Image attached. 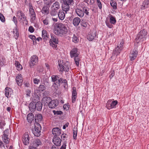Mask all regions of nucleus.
Wrapping results in <instances>:
<instances>
[{
	"instance_id": "nucleus-1",
	"label": "nucleus",
	"mask_w": 149,
	"mask_h": 149,
	"mask_svg": "<svg viewBox=\"0 0 149 149\" xmlns=\"http://www.w3.org/2000/svg\"><path fill=\"white\" fill-rule=\"evenodd\" d=\"M54 27V32L57 35L62 36L66 34L68 32L66 27L61 23H56Z\"/></svg>"
},
{
	"instance_id": "nucleus-2",
	"label": "nucleus",
	"mask_w": 149,
	"mask_h": 149,
	"mask_svg": "<svg viewBox=\"0 0 149 149\" xmlns=\"http://www.w3.org/2000/svg\"><path fill=\"white\" fill-rule=\"evenodd\" d=\"M89 9L84 6L82 3H80L75 9V11L77 15L80 17H83L84 13L87 15H89Z\"/></svg>"
},
{
	"instance_id": "nucleus-3",
	"label": "nucleus",
	"mask_w": 149,
	"mask_h": 149,
	"mask_svg": "<svg viewBox=\"0 0 149 149\" xmlns=\"http://www.w3.org/2000/svg\"><path fill=\"white\" fill-rule=\"evenodd\" d=\"M147 34V32L145 30L143 29L137 35L135 41L137 43L142 42L146 39L145 36Z\"/></svg>"
},
{
	"instance_id": "nucleus-4",
	"label": "nucleus",
	"mask_w": 149,
	"mask_h": 149,
	"mask_svg": "<svg viewBox=\"0 0 149 149\" xmlns=\"http://www.w3.org/2000/svg\"><path fill=\"white\" fill-rule=\"evenodd\" d=\"M52 81L54 82V84L56 85L57 87L59 86L60 84L62 83H64L65 85L67 84V81L65 79H63L62 78H59L58 76L53 75L52 76Z\"/></svg>"
},
{
	"instance_id": "nucleus-5",
	"label": "nucleus",
	"mask_w": 149,
	"mask_h": 149,
	"mask_svg": "<svg viewBox=\"0 0 149 149\" xmlns=\"http://www.w3.org/2000/svg\"><path fill=\"white\" fill-rule=\"evenodd\" d=\"M34 128L33 129L32 132L34 135L37 136H39L41 134V127L40 125L38 123L34 124Z\"/></svg>"
},
{
	"instance_id": "nucleus-6",
	"label": "nucleus",
	"mask_w": 149,
	"mask_h": 149,
	"mask_svg": "<svg viewBox=\"0 0 149 149\" xmlns=\"http://www.w3.org/2000/svg\"><path fill=\"white\" fill-rule=\"evenodd\" d=\"M16 15L19 21H25L26 24L27 23L26 17L22 11L21 10L18 11Z\"/></svg>"
},
{
	"instance_id": "nucleus-7",
	"label": "nucleus",
	"mask_w": 149,
	"mask_h": 149,
	"mask_svg": "<svg viewBox=\"0 0 149 149\" xmlns=\"http://www.w3.org/2000/svg\"><path fill=\"white\" fill-rule=\"evenodd\" d=\"M58 66L59 68H58L59 69V71L63 72L65 71L68 72L69 70L70 66L68 62H67L63 64L58 63Z\"/></svg>"
},
{
	"instance_id": "nucleus-8",
	"label": "nucleus",
	"mask_w": 149,
	"mask_h": 149,
	"mask_svg": "<svg viewBox=\"0 0 149 149\" xmlns=\"http://www.w3.org/2000/svg\"><path fill=\"white\" fill-rule=\"evenodd\" d=\"M38 61V57L36 55H33L31 58L29 62V65L31 68L36 65Z\"/></svg>"
},
{
	"instance_id": "nucleus-9",
	"label": "nucleus",
	"mask_w": 149,
	"mask_h": 149,
	"mask_svg": "<svg viewBox=\"0 0 149 149\" xmlns=\"http://www.w3.org/2000/svg\"><path fill=\"white\" fill-rule=\"evenodd\" d=\"M118 104V101L117 100L113 101L111 102V100L108 101L106 104V107L109 109L116 107V105Z\"/></svg>"
},
{
	"instance_id": "nucleus-10",
	"label": "nucleus",
	"mask_w": 149,
	"mask_h": 149,
	"mask_svg": "<svg viewBox=\"0 0 149 149\" xmlns=\"http://www.w3.org/2000/svg\"><path fill=\"white\" fill-rule=\"evenodd\" d=\"M8 131V129L5 130L2 137L3 141L6 143H9V141L10 139L8 137L9 134Z\"/></svg>"
},
{
	"instance_id": "nucleus-11",
	"label": "nucleus",
	"mask_w": 149,
	"mask_h": 149,
	"mask_svg": "<svg viewBox=\"0 0 149 149\" xmlns=\"http://www.w3.org/2000/svg\"><path fill=\"white\" fill-rule=\"evenodd\" d=\"M22 140L24 144L25 145L29 144V142L30 136L28 133H25L22 136Z\"/></svg>"
},
{
	"instance_id": "nucleus-12",
	"label": "nucleus",
	"mask_w": 149,
	"mask_h": 149,
	"mask_svg": "<svg viewBox=\"0 0 149 149\" xmlns=\"http://www.w3.org/2000/svg\"><path fill=\"white\" fill-rule=\"evenodd\" d=\"M58 101L57 100H51L48 104L49 107L52 109L55 108L58 105Z\"/></svg>"
},
{
	"instance_id": "nucleus-13",
	"label": "nucleus",
	"mask_w": 149,
	"mask_h": 149,
	"mask_svg": "<svg viewBox=\"0 0 149 149\" xmlns=\"http://www.w3.org/2000/svg\"><path fill=\"white\" fill-rule=\"evenodd\" d=\"M138 54V52L136 50H133L132 51L130 55V57L131 61L134 60Z\"/></svg>"
},
{
	"instance_id": "nucleus-14",
	"label": "nucleus",
	"mask_w": 149,
	"mask_h": 149,
	"mask_svg": "<svg viewBox=\"0 0 149 149\" xmlns=\"http://www.w3.org/2000/svg\"><path fill=\"white\" fill-rule=\"evenodd\" d=\"M52 141L55 145L59 146L61 145V140L59 138L56 136L53 138Z\"/></svg>"
},
{
	"instance_id": "nucleus-15",
	"label": "nucleus",
	"mask_w": 149,
	"mask_h": 149,
	"mask_svg": "<svg viewBox=\"0 0 149 149\" xmlns=\"http://www.w3.org/2000/svg\"><path fill=\"white\" fill-rule=\"evenodd\" d=\"M41 144L40 140L39 139H35L31 144L30 146L36 148L39 146Z\"/></svg>"
},
{
	"instance_id": "nucleus-16",
	"label": "nucleus",
	"mask_w": 149,
	"mask_h": 149,
	"mask_svg": "<svg viewBox=\"0 0 149 149\" xmlns=\"http://www.w3.org/2000/svg\"><path fill=\"white\" fill-rule=\"evenodd\" d=\"M16 80L18 86H21L22 85L23 82V78L21 74H18L16 77Z\"/></svg>"
},
{
	"instance_id": "nucleus-17",
	"label": "nucleus",
	"mask_w": 149,
	"mask_h": 149,
	"mask_svg": "<svg viewBox=\"0 0 149 149\" xmlns=\"http://www.w3.org/2000/svg\"><path fill=\"white\" fill-rule=\"evenodd\" d=\"M5 95L7 98L10 97L13 92L12 89L8 87H6L5 89Z\"/></svg>"
},
{
	"instance_id": "nucleus-18",
	"label": "nucleus",
	"mask_w": 149,
	"mask_h": 149,
	"mask_svg": "<svg viewBox=\"0 0 149 149\" xmlns=\"http://www.w3.org/2000/svg\"><path fill=\"white\" fill-rule=\"evenodd\" d=\"M53 134L55 136H58L60 135L61 133V130L58 127H56L54 128L52 130Z\"/></svg>"
},
{
	"instance_id": "nucleus-19",
	"label": "nucleus",
	"mask_w": 149,
	"mask_h": 149,
	"mask_svg": "<svg viewBox=\"0 0 149 149\" xmlns=\"http://www.w3.org/2000/svg\"><path fill=\"white\" fill-rule=\"evenodd\" d=\"M79 53L77 48H75L72 49L70 52V56L71 58L76 57L78 56Z\"/></svg>"
},
{
	"instance_id": "nucleus-20",
	"label": "nucleus",
	"mask_w": 149,
	"mask_h": 149,
	"mask_svg": "<svg viewBox=\"0 0 149 149\" xmlns=\"http://www.w3.org/2000/svg\"><path fill=\"white\" fill-rule=\"evenodd\" d=\"M96 35V32L93 31L88 34L87 36V38L89 41H92L94 39Z\"/></svg>"
},
{
	"instance_id": "nucleus-21",
	"label": "nucleus",
	"mask_w": 149,
	"mask_h": 149,
	"mask_svg": "<svg viewBox=\"0 0 149 149\" xmlns=\"http://www.w3.org/2000/svg\"><path fill=\"white\" fill-rule=\"evenodd\" d=\"M72 102L74 103L75 102L77 98V92L76 88L74 87L73 88V91L72 93Z\"/></svg>"
},
{
	"instance_id": "nucleus-22",
	"label": "nucleus",
	"mask_w": 149,
	"mask_h": 149,
	"mask_svg": "<svg viewBox=\"0 0 149 149\" xmlns=\"http://www.w3.org/2000/svg\"><path fill=\"white\" fill-rule=\"evenodd\" d=\"M62 8L63 10L66 13L67 12L69 11L70 10L69 5L68 4L66 3H65L63 2V3L62 6Z\"/></svg>"
},
{
	"instance_id": "nucleus-23",
	"label": "nucleus",
	"mask_w": 149,
	"mask_h": 149,
	"mask_svg": "<svg viewBox=\"0 0 149 149\" xmlns=\"http://www.w3.org/2000/svg\"><path fill=\"white\" fill-rule=\"evenodd\" d=\"M36 104L34 102H31L29 106V108L31 112H34L36 109Z\"/></svg>"
},
{
	"instance_id": "nucleus-24",
	"label": "nucleus",
	"mask_w": 149,
	"mask_h": 149,
	"mask_svg": "<svg viewBox=\"0 0 149 149\" xmlns=\"http://www.w3.org/2000/svg\"><path fill=\"white\" fill-rule=\"evenodd\" d=\"M58 16L59 19L61 20H63L65 17V14L63 11L62 10H59L58 13Z\"/></svg>"
},
{
	"instance_id": "nucleus-25",
	"label": "nucleus",
	"mask_w": 149,
	"mask_h": 149,
	"mask_svg": "<svg viewBox=\"0 0 149 149\" xmlns=\"http://www.w3.org/2000/svg\"><path fill=\"white\" fill-rule=\"evenodd\" d=\"M49 7L48 6H45L43 7L41 12L43 14L47 15L49 13Z\"/></svg>"
},
{
	"instance_id": "nucleus-26",
	"label": "nucleus",
	"mask_w": 149,
	"mask_h": 149,
	"mask_svg": "<svg viewBox=\"0 0 149 149\" xmlns=\"http://www.w3.org/2000/svg\"><path fill=\"white\" fill-rule=\"evenodd\" d=\"M149 6V0H145L141 6V8L143 10L148 8Z\"/></svg>"
},
{
	"instance_id": "nucleus-27",
	"label": "nucleus",
	"mask_w": 149,
	"mask_h": 149,
	"mask_svg": "<svg viewBox=\"0 0 149 149\" xmlns=\"http://www.w3.org/2000/svg\"><path fill=\"white\" fill-rule=\"evenodd\" d=\"M27 119L29 123H31L34 120V116L31 113H29L27 115Z\"/></svg>"
},
{
	"instance_id": "nucleus-28",
	"label": "nucleus",
	"mask_w": 149,
	"mask_h": 149,
	"mask_svg": "<svg viewBox=\"0 0 149 149\" xmlns=\"http://www.w3.org/2000/svg\"><path fill=\"white\" fill-rule=\"evenodd\" d=\"M60 8V5L59 3L58 2L56 1L52 6L51 8L58 10Z\"/></svg>"
},
{
	"instance_id": "nucleus-29",
	"label": "nucleus",
	"mask_w": 149,
	"mask_h": 149,
	"mask_svg": "<svg viewBox=\"0 0 149 149\" xmlns=\"http://www.w3.org/2000/svg\"><path fill=\"white\" fill-rule=\"evenodd\" d=\"M80 22V19L78 17L74 18L73 21V24L75 26H78Z\"/></svg>"
},
{
	"instance_id": "nucleus-30",
	"label": "nucleus",
	"mask_w": 149,
	"mask_h": 149,
	"mask_svg": "<svg viewBox=\"0 0 149 149\" xmlns=\"http://www.w3.org/2000/svg\"><path fill=\"white\" fill-rule=\"evenodd\" d=\"M109 18L110 22L112 24H115L116 22L115 17L110 14L109 15Z\"/></svg>"
},
{
	"instance_id": "nucleus-31",
	"label": "nucleus",
	"mask_w": 149,
	"mask_h": 149,
	"mask_svg": "<svg viewBox=\"0 0 149 149\" xmlns=\"http://www.w3.org/2000/svg\"><path fill=\"white\" fill-rule=\"evenodd\" d=\"M49 35L47 32L45 30H43L42 31V37L44 40H47L49 37Z\"/></svg>"
},
{
	"instance_id": "nucleus-32",
	"label": "nucleus",
	"mask_w": 149,
	"mask_h": 149,
	"mask_svg": "<svg viewBox=\"0 0 149 149\" xmlns=\"http://www.w3.org/2000/svg\"><path fill=\"white\" fill-rule=\"evenodd\" d=\"M36 104V109L38 111H40L41 110L42 107V104L40 102H38L36 103L35 102Z\"/></svg>"
},
{
	"instance_id": "nucleus-33",
	"label": "nucleus",
	"mask_w": 149,
	"mask_h": 149,
	"mask_svg": "<svg viewBox=\"0 0 149 149\" xmlns=\"http://www.w3.org/2000/svg\"><path fill=\"white\" fill-rule=\"evenodd\" d=\"M51 99L49 97H44L42 100V102H44L45 104H46L49 103Z\"/></svg>"
},
{
	"instance_id": "nucleus-34",
	"label": "nucleus",
	"mask_w": 149,
	"mask_h": 149,
	"mask_svg": "<svg viewBox=\"0 0 149 149\" xmlns=\"http://www.w3.org/2000/svg\"><path fill=\"white\" fill-rule=\"evenodd\" d=\"M35 119L36 122L37 120L38 121H41L42 119V116L41 114H36L35 116Z\"/></svg>"
},
{
	"instance_id": "nucleus-35",
	"label": "nucleus",
	"mask_w": 149,
	"mask_h": 149,
	"mask_svg": "<svg viewBox=\"0 0 149 149\" xmlns=\"http://www.w3.org/2000/svg\"><path fill=\"white\" fill-rule=\"evenodd\" d=\"M14 37L15 39H17L19 36V33L18 29L15 28L13 29Z\"/></svg>"
},
{
	"instance_id": "nucleus-36",
	"label": "nucleus",
	"mask_w": 149,
	"mask_h": 149,
	"mask_svg": "<svg viewBox=\"0 0 149 149\" xmlns=\"http://www.w3.org/2000/svg\"><path fill=\"white\" fill-rule=\"evenodd\" d=\"M15 66L17 68V69L18 70H20L22 69V65L19 62L16 61L15 63Z\"/></svg>"
},
{
	"instance_id": "nucleus-37",
	"label": "nucleus",
	"mask_w": 149,
	"mask_h": 149,
	"mask_svg": "<svg viewBox=\"0 0 149 149\" xmlns=\"http://www.w3.org/2000/svg\"><path fill=\"white\" fill-rule=\"evenodd\" d=\"M51 39H50L55 44H58V40L56 36L53 35H51Z\"/></svg>"
},
{
	"instance_id": "nucleus-38",
	"label": "nucleus",
	"mask_w": 149,
	"mask_h": 149,
	"mask_svg": "<svg viewBox=\"0 0 149 149\" xmlns=\"http://www.w3.org/2000/svg\"><path fill=\"white\" fill-rule=\"evenodd\" d=\"M58 10L53 9V8H51V10L50 11V15L52 16H55L57 15V14H58Z\"/></svg>"
},
{
	"instance_id": "nucleus-39",
	"label": "nucleus",
	"mask_w": 149,
	"mask_h": 149,
	"mask_svg": "<svg viewBox=\"0 0 149 149\" xmlns=\"http://www.w3.org/2000/svg\"><path fill=\"white\" fill-rule=\"evenodd\" d=\"M44 16L42 17L41 20L43 22L44 24L47 25L49 24V22L48 18L46 17L45 19H44Z\"/></svg>"
},
{
	"instance_id": "nucleus-40",
	"label": "nucleus",
	"mask_w": 149,
	"mask_h": 149,
	"mask_svg": "<svg viewBox=\"0 0 149 149\" xmlns=\"http://www.w3.org/2000/svg\"><path fill=\"white\" fill-rule=\"evenodd\" d=\"M110 4L111 6L113 7L114 10H116L117 8V3L116 2L113 1H111L110 2Z\"/></svg>"
},
{
	"instance_id": "nucleus-41",
	"label": "nucleus",
	"mask_w": 149,
	"mask_h": 149,
	"mask_svg": "<svg viewBox=\"0 0 149 149\" xmlns=\"http://www.w3.org/2000/svg\"><path fill=\"white\" fill-rule=\"evenodd\" d=\"M121 51V50H120L118 48L116 47L113 51V54L117 56L120 54Z\"/></svg>"
},
{
	"instance_id": "nucleus-42",
	"label": "nucleus",
	"mask_w": 149,
	"mask_h": 149,
	"mask_svg": "<svg viewBox=\"0 0 149 149\" xmlns=\"http://www.w3.org/2000/svg\"><path fill=\"white\" fill-rule=\"evenodd\" d=\"M73 138L74 139H77V129L74 128L73 129Z\"/></svg>"
},
{
	"instance_id": "nucleus-43",
	"label": "nucleus",
	"mask_w": 149,
	"mask_h": 149,
	"mask_svg": "<svg viewBox=\"0 0 149 149\" xmlns=\"http://www.w3.org/2000/svg\"><path fill=\"white\" fill-rule=\"evenodd\" d=\"M45 89V87L44 85H40L38 88V90L39 91H43Z\"/></svg>"
},
{
	"instance_id": "nucleus-44",
	"label": "nucleus",
	"mask_w": 149,
	"mask_h": 149,
	"mask_svg": "<svg viewBox=\"0 0 149 149\" xmlns=\"http://www.w3.org/2000/svg\"><path fill=\"white\" fill-rule=\"evenodd\" d=\"M30 15L31 20V21L32 22H33L36 19V13L33 14H32Z\"/></svg>"
},
{
	"instance_id": "nucleus-45",
	"label": "nucleus",
	"mask_w": 149,
	"mask_h": 149,
	"mask_svg": "<svg viewBox=\"0 0 149 149\" xmlns=\"http://www.w3.org/2000/svg\"><path fill=\"white\" fill-rule=\"evenodd\" d=\"M74 60L76 65L78 66L79 63V59L78 56L74 57Z\"/></svg>"
},
{
	"instance_id": "nucleus-46",
	"label": "nucleus",
	"mask_w": 149,
	"mask_h": 149,
	"mask_svg": "<svg viewBox=\"0 0 149 149\" xmlns=\"http://www.w3.org/2000/svg\"><path fill=\"white\" fill-rule=\"evenodd\" d=\"M123 43V41H122V42H120V44L118 42L117 47L118 48V49H120V50H121L122 49Z\"/></svg>"
},
{
	"instance_id": "nucleus-47",
	"label": "nucleus",
	"mask_w": 149,
	"mask_h": 149,
	"mask_svg": "<svg viewBox=\"0 0 149 149\" xmlns=\"http://www.w3.org/2000/svg\"><path fill=\"white\" fill-rule=\"evenodd\" d=\"M79 41V39L77 36L74 34L72 37V41L75 43H76L78 42Z\"/></svg>"
},
{
	"instance_id": "nucleus-48",
	"label": "nucleus",
	"mask_w": 149,
	"mask_h": 149,
	"mask_svg": "<svg viewBox=\"0 0 149 149\" xmlns=\"http://www.w3.org/2000/svg\"><path fill=\"white\" fill-rule=\"evenodd\" d=\"M106 25L109 28H111L113 27V25L110 22H109L107 20L105 21Z\"/></svg>"
},
{
	"instance_id": "nucleus-49",
	"label": "nucleus",
	"mask_w": 149,
	"mask_h": 149,
	"mask_svg": "<svg viewBox=\"0 0 149 149\" xmlns=\"http://www.w3.org/2000/svg\"><path fill=\"white\" fill-rule=\"evenodd\" d=\"M68 135L65 134H62L61 138L63 140H64L65 141H66L67 138L68 137Z\"/></svg>"
},
{
	"instance_id": "nucleus-50",
	"label": "nucleus",
	"mask_w": 149,
	"mask_h": 149,
	"mask_svg": "<svg viewBox=\"0 0 149 149\" xmlns=\"http://www.w3.org/2000/svg\"><path fill=\"white\" fill-rule=\"evenodd\" d=\"M53 112L54 113V115H61V114L63 112L62 111H56V110H53Z\"/></svg>"
},
{
	"instance_id": "nucleus-51",
	"label": "nucleus",
	"mask_w": 149,
	"mask_h": 149,
	"mask_svg": "<svg viewBox=\"0 0 149 149\" xmlns=\"http://www.w3.org/2000/svg\"><path fill=\"white\" fill-rule=\"evenodd\" d=\"M96 2L97 5L98 6L99 8L101 9L102 8V4L100 0H96Z\"/></svg>"
},
{
	"instance_id": "nucleus-52",
	"label": "nucleus",
	"mask_w": 149,
	"mask_h": 149,
	"mask_svg": "<svg viewBox=\"0 0 149 149\" xmlns=\"http://www.w3.org/2000/svg\"><path fill=\"white\" fill-rule=\"evenodd\" d=\"M67 141H65L61 146L60 149H65L66 146Z\"/></svg>"
},
{
	"instance_id": "nucleus-53",
	"label": "nucleus",
	"mask_w": 149,
	"mask_h": 149,
	"mask_svg": "<svg viewBox=\"0 0 149 149\" xmlns=\"http://www.w3.org/2000/svg\"><path fill=\"white\" fill-rule=\"evenodd\" d=\"M50 45L52 46L53 48H55L57 47V44H55L54 42H53L52 41H51V40H50Z\"/></svg>"
},
{
	"instance_id": "nucleus-54",
	"label": "nucleus",
	"mask_w": 149,
	"mask_h": 149,
	"mask_svg": "<svg viewBox=\"0 0 149 149\" xmlns=\"http://www.w3.org/2000/svg\"><path fill=\"white\" fill-rule=\"evenodd\" d=\"M86 2L88 4H93L95 2L94 0H85Z\"/></svg>"
},
{
	"instance_id": "nucleus-55",
	"label": "nucleus",
	"mask_w": 149,
	"mask_h": 149,
	"mask_svg": "<svg viewBox=\"0 0 149 149\" xmlns=\"http://www.w3.org/2000/svg\"><path fill=\"white\" fill-rule=\"evenodd\" d=\"M64 2L65 3H66L70 5L72 3H73V0H65L64 1Z\"/></svg>"
},
{
	"instance_id": "nucleus-56",
	"label": "nucleus",
	"mask_w": 149,
	"mask_h": 149,
	"mask_svg": "<svg viewBox=\"0 0 149 149\" xmlns=\"http://www.w3.org/2000/svg\"><path fill=\"white\" fill-rule=\"evenodd\" d=\"M0 19L3 22L5 21V19L3 15L1 13H0Z\"/></svg>"
},
{
	"instance_id": "nucleus-57",
	"label": "nucleus",
	"mask_w": 149,
	"mask_h": 149,
	"mask_svg": "<svg viewBox=\"0 0 149 149\" xmlns=\"http://www.w3.org/2000/svg\"><path fill=\"white\" fill-rule=\"evenodd\" d=\"M34 83L36 84H38L40 82V79L37 78H34L33 79Z\"/></svg>"
},
{
	"instance_id": "nucleus-58",
	"label": "nucleus",
	"mask_w": 149,
	"mask_h": 149,
	"mask_svg": "<svg viewBox=\"0 0 149 149\" xmlns=\"http://www.w3.org/2000/svg\"><path fill=\"white\" fill-rule=\"evenodd\" d=\"M29 10H34L32 4L31 3H29Z\"/></svg>"
},
{
	"instance_id": "nucleus-59",
	"label": "nucleus",
	"mask_w": 149,
	"mask_h": 149,
	"mask_svg": "<svg viewBox=\"0 0 149 149\" xmlns=\"http://www.w3.org/2000/svg\"><path fill=\"white\" fill-rule=\"evenodd\" d=\"M29 31L31 33L33 32L34 31L33 27L32 26H30L29 29Z\"/></svg>"
},
{
	"instance_id": "nucleus-60",
	"label": "nucleus",
	"mask_w": 149,
	"mask_h": 149,
	"mask_svg": "<svg viewBox=\"0 0 149 149\" xmlns=\"http://www.w3.org/2000/svg\"><path fill=\"white\" fill-rule=\"evenodd\" d=\"M13 21L16 25L17 24V20L16 17L15 16H14L13 17Z\"/></svg>"
},
{
	"instance_id": "nucleus-61",
	"label": "nucleus",
	"mask_w": 149,
	"mask_h": 149,
	"mask_svg": "<svg viewBox=\"0 0 149 149\" xmlns=\"http://www.w3.org/2000/svg\"><path fill=\"white\" fill-rule=\"evenodd\" d=\"M114 74L115 72L114 71H113L109 76V77L110 79H111L113 77L114 75Z\"/></svg>"
},
{
	"instance_id": "nucleus-62",
	"label": "nucleus",
	"mask_w": 149,
	"mask_h": 149,
	"mask_svg": "<svg viewBox=\"0 0 149 149\" xmlns=\"http://www.w3.org/2000/svg\"><path fill=\"white\" fill-rule=\"evenodd\" d=\"M82 26L84 27V28H86L87 25V24L86 22H82L81 24Z\"/></svg>"
},
{
	"instance_id": "nucleus-63",
	"label": "nucleus",
	"mask_w": 149,
	"mask_h": 149,
	"mask_svg": "<svg viewBox=\"0 0 149 149\" xmlns=\"http://www.w3.org/2000/svg\"><path fill=\"white\" fill-rule=\"evenodd\" d=\"M3 147L5 148H6L5 147V146L3 145L2 142L0 141V148H2Z\"/></svg>"
},
{
	"instance_id": "nucleus-64",
	"label": "nucleus",
	"mask_w": 149,
	"mask_h": 149,
	"mask_svg": "<svg viewBox=\"0 0 149 149\" xmlns=\"http://www.w3.org/2000/svg\"><path fill=\"white\" fill-rule=\"evenodd\" d=\"M29 38L32 40H35L36 39V37L33 35H30L29 36Z\"/></svg>"
}]
</instances>
